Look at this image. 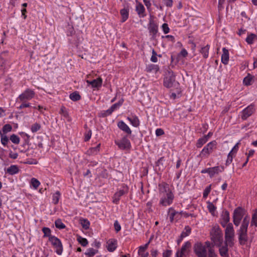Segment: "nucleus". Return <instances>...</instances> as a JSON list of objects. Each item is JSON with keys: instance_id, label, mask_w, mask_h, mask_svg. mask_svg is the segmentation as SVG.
Returning a JSON list of instances; mask_svg holds the SVG:
<instances>
[{"instance_id": "bf43d9fd", "label": "nucleus", "mask_w": 257, "mask_h": 257, "mask_svg": "<svg viewBox=\"0 0 257 257\" xmlns=\"http://www.w3.org/2000/svg\"><path fill=\"white\" fill-rule=\"evenodd\" d=\"M12 130V126L10 124H5L3 127V131L4 133L11 132Z\"/></svg>"}, {"instance_id": "72a5a7b5", "label": "nucleus", "mask_w": 257, "mask_h": 257, "mask_svg": "<svg viewBox=\"0 0 257 257\" xmlns=\"http://www.w3.org/2000/svg\"><path fill=\"white\" fill-rule=\"evenodd\" d=\"M42 230L44 233L43 237H48L49 239L50 237L54 236V235H51V230L49 227H43Z\"/></svg>"}, {"instance_id": "b1692460", "label": "nucleus", "mask_w": 257, "mask_h": 257, "mask_svg": "<svg viewBox=\"0 0 257 257\" xmlns=\"http://www.w3.org/2000/svg\"><path fill=\"white\" fill-rule=\"evenodd\" d=\"M20 169L17 165H11L7 169L6 173L11 175H13L18 173Z\"/></svg>"}, {"instance_id": "3c124183", "label": "nucleus", "mask_w": 257, "mask_h": 257, "mask_svg": "<svg viewBox=\"0 0 257 257\" xmlns=\"http://www.w3.org/2000/svg\"><path fill=\"white\" fill-rule=\"evenodd\" d=\"M6 60L0 54V71L5 69Z\"/></svg>"}, {"instance_id": "7c9ffc66", "label": "nucleus", "mask_w": 257, "mask_h": 257, "mask_svg": "<svg viewBox=\"0 0 257 257\" xmlns=\"http://www.w3.org/2000/svg\"><path fill=\"white\" fill-rule=\"evenodd\" d=\"M219 166H215L213 167L209 168V175L210 178L213 177L215 175H217L219 173Z\"/></svg>"}, {"instance_id": "c9c22d12", "label": "nucleus", "mask_w": 257, "mask_h": 257, "mask_svg": "<svg viewBox=\"0 0 257 257\" xmlns=\"http://www.w3.org/2000/svg\"><path fill=\"white\" fill-rule=\"evenodd\" d=\"M253 79V76L250 74H248V75L244 78L243 80V83L245 86H249L251 84V81Z\"/></svg>"}, {"instance_id": "7ed1b4c3", "label": "nucleus", "mask_w": 257, "mask_h": 257, "mask_svg": "<svg viewBox=\"0 0 257 257\" xmlns=\"http://www.w3.org/2000/svg\"><path fill=\"white\" fill-rule=\"evenodd\" d=\"M211 239L216 246H220L223 243V233L217 225H214L210 232Z\"/></svg>"}, {"instance_id": "423d86ee", "label": "nucleus", "mask_w": 257, "mask_h": 257, "mask_svg": "<svg viewBox=\"0 0 257 257\" xmlns=\"http://www.w3.org/2000/svg\"><path fill=\"white\" fill-rule=\"evenodd\" d=\"M193 250L197 257H207L206 248L201 242H196L193 245Z\"/></svg>"}, {"instance_id": "58836bf2", "label": "nucleus", "mask_w": 257, "mask_h": 257, "mask_svg": "<svg viewBox=\"0 0 257 257\" xmlns=\"http://www.w3.org/2000/svg\"><path fill=\"white\" fill-rule=\"evenodd\" d=\"M191 228L189 226H186L184 228V230L183 231L181 234V238H184L191 233Z\"/></svg>"}, {"instance_id": "0e129e2a", "label": "nucleus", "mask_w": 257, "mask_h": 257, "mask_svg": "<svg viewBox=\"0 0 257 257\" xmlns=\"http://www.w3.org/2000/svg\"><path fill=\"white\" fill-rule=\"evenodd\" d=\"M162 30L164 33L166 34H168L170 31V29L168 27V25L167 23H164L162 26Z\"/></svg>"}, {"instance_id": "412c9836", "label": "nucleus", "mask_w": 257, "mask_h": 257, "mask_svg": "<svg viewBox=\"0 0 257 257\" xmlns=\"http://www.w3.org/2000/svg\"><path fill=\"white\" fill-rule=\"evenodd\" d=\"M127 119L129 120L132 125L134 127H137L140 125V120L138 117L135 115H132L131 117L128 116Z\"/></svg>"}, {"instance_id": "aec40b11", "label": "nucleus", "mask_w": 257, "mask_h": 257, "mask_svg": "<svg viewBox=\"0 0 257 257\" xmlns=\"http://www.w3.org/2000/svg\"><path fill=\"white\" fill-rule=\"evenodd\" d=\"M107 249L110 252L113 251L117 247V241L115 239L109 240L107 242Z\"/></svg>"}, {"instance_id": "338daca9", "label": "nucleus", "mask_w": 257, "mask_h": 257, "mask_svg": "<svg viewBox=\"0 0 257 257\" xmlns=\"http://www.w3.org/2000/svg\"><path fill=\"white\" fill-rule=\"evenodd\" d=\"M114 227L115 231L118 232L121 229V226L117 220H115L114 223Z\"/></svg>"}, {"instance_id": "39448f33", "label": "nucleus", "mask_w": 257, "mask_h": 257, "mask_svg": "<svg viewBox=\"0 0 257 257\" xmlns=\"http://www.w3.org/2000/svg\"><path fill=\"white\" fill-rule=\"evenodd\" d=\"M128 190L129 188L127 185L124 184H122L118 191L115 192L113 195L112 197V202L115 204H118L121 197L127 194L128 192Z\"/></svg>"}, {"instance_id": "5701e85b", "label": "nucleus", "mask_w": 257, "mask_h": 257, "mask_svg": "<svg viewBox=\"0 0 257 257\" xmlns=\"http://www.w3.org/2000/svg\"><path fill=\"white\" fill-rule=\"evenodd\" d=\"M223 54L221 56V62L224 64H228L229 61V52L228 50L225 48L222 49Z\"/></svg>"}, {"instance_id": "a18cd8bd", "label": "nucleus", "mask_w": 257, "mask_h": 257, "mask_svg": "<svg viewBox=\"0 0 257 257\" xmlns=\"http://www.w3.org/2000/svg\"><path fill=\"white\" fill-rule=\"evenodd\" d=\"M55 225L56 227L59 229H64L66 227L60 219H58L55 221Z\"/></svg>"}, {"instance_id": "2f4dec72", "label": "nucleus", "mask_w": 257, "mask_h": 257, "mask_svg": "<svg viewBox=\"0 0 257 257\" xmlns=\"http://www.w3.org/2000/svg\"><path fill=\"white\" fill-rule=\"evenodd\" d=\"M255 39H257V36L253 33H250L246 37L245 41L248 44H252Z\"/></svg>"}, {"instance_id": "c85d7f7f", "label": "nucleus", "mask_w": 257, "mask_h": 257, "mask_svg": "<svg viewBox=\"0 0 257 257\" xmlns=\"http://www.w3.org/2000/svg\"><path fill=\"white\" fill-rule=\"evenodd\" d=\"M165 158L164 157H161L156 163V167L158 168V170L161 171H163L165 168L164 162H165Z\"/></svg>"}, {"instance_id": "473e14b6", "label": "nucleus", "mask_w": 257, "mask_h": 257, "mask_svg": "<svg viewBox=\"0 0 257 257\" xmlns=\"http://www.w3.org/2000/svg\"><path fill=\"white\" fill-rule=\"evenodd\" d=\"M176 88V90L175 92H171L170 95V97L171 98L175 99L177 98V97H179L181 96V89L180 87H175Z\"/></svg>"}, {"instance_id": "f8f14e48", "label": "nucleus", "mask_w": 257, "mask_h": 257, "mask_svg": "<svg viewBox=\"0 0 257 257\" xmlns=\"http://www.w3.org/2000/svg\"><path fill=\"white\" fill-rule=\"evenodd\" d=\"M254 105L251 104L244 108L241 112V118L243 120H246L254 112Z\"/></svg>"}, {"instance_id": "f257e3e1", "label": "nucleus", "mask_w": 257, "mask_h": 257, "mask_svg": "<svg viewBox=\"0 0 257 257\" xmlns=\"http://www.w3.org/2000/svg\"><path fill=\"white\" fill-rule=\"evenodd\" d=\"M158 190L160 197L159 205L163 207L171 205L173 202L175 196L170 189L169 184L162 182L159 184Z\"/></svg>"}, {"instance_id": "864d4df0", "label": "nucleus", "mask_w": 257, "mask_h": 257, "mask_svg": "<svg viewBox=\"0 0 257 257\" xmlns=\"http://www.w3.org/2000/svg\"><path fill=\"white\" fill-rule=\"evenodd\" d=\"M31 183L32 186L35 188L37 189V188L40 185V182L36 178H33L31 179Z\"/></svg>"}, {"instance_id": "bb28decb", "label": "nucleus", "mask_w": 257, "mask_h": 257, "mask_svg": "<svg viewBox=\"0 0 257 257\" xmlns=\"http://www.w3.org/2000/svg\"><path fill=\"white\" fill-rule=\"evenodd\" d=\"M168 214L169 216L170 222H173L175 219V216L179 214V212L176 211L174 208L170 207L168 209Z\"/></svg>"}, {"instance_id": "393cba45", "label": "nucleus", "mask_w": 257, "mask_h": 257, "mask_svg": "<svg viewBox=\"0 0 257 257\" xmlns=\"http://www.w3.org/2000/svg\"><path fill=\"white\" fill-rule=\"evenodd\" d=\"M158 65L151 64L147 66L146 71L148 73L155 72L156 73L159 70Z\"/></svg>"}, {"instance_id": "c756f323", "label": "nucleus", "mask_w": 257, "mask_h": 257, "mask_svg": "<svg viewBox=\"0 0 257 257\" xmlns=\"http://www.w3.org/2000/svg\"><path fill=\"white\" fill-rule=\"evenodd\" d=\"M120 14L121 16V22H124L128 18L129 10L128 9L124 8L120 11Z\"/></svg>"}, {"instance_id": "cd10ccee", "label": "nucleus", "mask_w": 257, "mask_h": 257, "mask_svg": "<svg viewBox=\"0 0 257 257\" xmlns=\"http://www.w3.org/2000/svg\"><path fill=\"white\" fill-rule=\"evenodd\" d=\"M242 216L243 214L241 208L238 207L234 210L233 212V218L241 220Z\"/></svg>"}, {"instance_id": "13d9d810", "label": "nucleus", "mask_w": 257, "mask_h": 257, "mask_svg": "<svg viewBox=\"0 0 257 257\" xmlns=\"http://www.w3.org/2000/svg\"><path fill=\"white\" fill-rule=\"evenodd\" d=\"M207 257H217V255L215 253L213 248L208 249Z\"/></svg>"}, {"instance_id": "f03ea898", "label": "nucleus", "mask_w": 257, "mask_h": 257, "mask_svg": "<svg viewBox=\"0 0 257 257\" xmlns=\"http://www.w3.org/2000/svg\"><path fill=\"white\" fill-rule=\"evenodd\" d=\"M249 222V217H245L242 221L240 229L238 231V239L241 245L245 244L247 241V231Z\"/></svg>"}, {"instance_id": "603ef678", "label": "nucleus", "mask_w": 257, "mask_h": 257, "mask_svg": "<svg viewBox=\"0 0 257 257\" xmlns=\"http://www.w3.org/2000/svg\"><path fill=\"white\" fill-rule=\"evenodd\" d=\"M123 101L124 99L121 98L118 101V102L113 104L110 107L114 111L122 104Z\"/></svg>"}, {"instance_id": "8fccbe9b", "label": "nucleus", "mask_w": 257, "mask_h": 257, "mask_svg": "<svg viewBox=\"0 0 257 257\" xmlns=\"http://www.w3.org/2000/svg\"><path fill=\"white\" fill-rule=\"evenodd\" d=\"M41 127V125L39 123L36 122L32 125L31 130L33 133H36L39 131Z\"/></svg>"}, {"instance_id": "1a4fd4ad", "label": "nucleus", "mask_w": 257, "mask_h": 257, "mask_svg": "<svg viewBox=\"0 0 257 257\" xmlns=\"http://www.w3.org/2000/svg\"><path fill=\"white\" fill-rule=\"evenodd\" d=\"M114 143L118 148L122 150H130L131 148V144L127 136H124L120 140H115Z\"/></svg>"}, {"instance_id": "ddd939ff", "label": "nucleus", "mask_w": 257, "mask_h": 257, "mask_svg": "<svg viewBox=\"0 0 257 257\" xmlns=\"http://www.w3.org/2000/svg\"><path fill=\"white\" fill-rule=\"evenodd\" d=\"M150 17L151 18L149 21L148 29L149 30V32L152 35V38L155 39L158 32V27L155 21L152 19V16H151Z\"/></svg>"}, {"instance_id": "4468645a", "label": "nucleus", "mask_w": 257, "mask_h": 257, "mask_svg": "<svg viewBox=\"0 0 257 257\" xmlns=\"http://www.w3.org/2000/svg\"><path fill=\"white\" fill-rule=\"evenodd\" d=\"M86 82L88 85H91L92 88L98 89L102 85V79L101 77H98L92 80H87Z\"/></svg>"}, {"instance_id": "e433bc0d", "label": "nucleus", "mask_w": 257, "mask_h": 257, "mask_svg": "<svg viewBox=\"0 0 257 257\" xmlns=\"http://www.w3.org/2000/svg\"><path fill=\"white\" fill-rule=\"evenodd\" d=\"M71 100L76 101L81 99V96L77 91H75L71 93L69 95Z\"/></svg>"}, {"instance_id": "69168bd1", "label": "nucleus", "mask_w": 257, "mask_h": 257, "mask_svg": "<svg viewBox=\"0 0 257 257\" xmlns=\"http://www.w3.org/2000/svg\"><path fill=\"white\" fill-rule=\"evenodd\" d=\"M12 83V80L10 77H6L5 78V82H4V84L5 86L9 87L11 85Z\"/></svg>"}, {"instance_id": "e2e57ef3", "label": "nucleus", "mask_w": 257, "mask_h": 257, "mask_svg": "<svg viewBox=\"0 0 257 257\" xmlns=\"http://www.w3.org/2000/svg\"><path fill=\"white\" fill-rule=\"evenodd\" d=\"M75 33V31L74 30V28L73 27L68 26L67 30V35L69 36H72Z\"/></svg>"}, {"instance_id": "09e8293b", "label": "nucleus", "mask_w": 257, "mask_h": 257, "mask_svg": "<svg viewBox=\"0 0 257 257\" xmlns=\"http://www.w3.org/2000/svg\"><path fill=\"white\" fill-rule=\"evenodd\" d=\"M60 113L62 114L65 118H69V113L66 108L62 106L60 109Z\"/></svg>"}, {"instance_id": "a878e982", "label": "nucleus", "mask_w": 257, "mask_h": 257, "mask_svg": "<svg viewBox=\"0 0 257 257\" xmlns=\"http://www.w3.org/2000/svg\"><path fill=\"white\" fill-rule=\"evenodd\" d=\"M209 49L210 46L209 45H207L205 46L201 47L199 50V52L202 55L204 59H206L208 57Z\"/></svg>"}, {"instance_id": "de8ad7c7", "label": "nucleus", "mask_w": 257, "mask_h": 257, "mask_svg": "<svg viewBox=\"0 0 257 257\" xmlns=\"http://www.w3.org/2000/svg\"><path fill=\"white\" fill-rule=\"evenodd\" d=\"M251 225H255L256 227H257V209H255L252 215Z\"/></svg>"}, {"instance_id": "680f3d73", "label": "nucleus", "mask_w": 257, "mask_h": 257, "mask_svg": "<svg viewBox=\"0 0 257 257\" xmlns=\"http://www.w3.org/2000/svg\"><path fill=\"white\" fill-rule=\"evenodd\" d=\"M9 142V139L7 136L3 135L1 136V143L4 146H6Z\"/></svg>"}, {"instance_id": "6ab92c4d", "label": "nucleus", "mask_w": 257, "mask_h": 257, "mask_svg": "<svg viewBox=\"0 0 257 257\" xmlns=\"http://www.w3.org/2000/svg\"><path fill=\"white\" fill-rule=\"evenodd\" d=\"M218 246L219 247V251L222 257H229L228 246L226 244Z\"/></svg>"}, {"instance_id": "c03bdc74", "label": "nucleus", "mask_w": 257, "mask_h": 257, "mask_svg": "<svg viewBox=\"0 0 257 257\" xmlns=\"http://www.w3.org/2000/svg\"><path fill=\"white\" fill-rule=\"evenodd\" d=\"M229 213L228 211L225 210L223 212L221 215V220H223L224 222H228L229 221Z\"/></svg>"}, {"instance_id": "9d476101", "label": "nucleus", "mask_w": 257, "mask_h": 257, "mask_svg": "<svg viewBox=\"0 0 257 257\" xmlns=\"http://www.w3.org/2000/svg\"><path fill=\"white\" fill-rule=\"evenodd\" d=\"M52 246L56 249V252L58 255L62 254L63 250V245L61 240L56 236L50 237L49 240Z\"/></svg>"}, {"instance_id": "f3484780", "label": "nucleus", "mask_w": 257, "mask_h": 257, "mask_svg": "<svg viewBox=\"0 0 257 257\" xmlns=\"http://www.w3.org/2000/svg\"><path fill=\"white\" fill-rule=\"evenodd\" d=\"M149 243L150 241L146 243L144 245L141 246L139 247L138 254L140 256V257H148L149 252H146V250L148 247Z\"/></svg>"}, {"instance_id": "5fc2aeb1", "label": "nucleus", "mask_w": 257, "mask_h": 257, "mask_svg": "<svg viewBox=\"0 0 257 257\" xmlns=\"http://www.w3.org/2000/svg\"><path fill=\"white\" fill-rule=\"evenodd\" d=\"M10 140L15 144H18L20 143V138L16 135L13 134L10 137Z\"/></svg>"}, {"instance_id": "9b49d317", "label": "nucleus", "mask_w": 257, "mask_h": 257, "mask_svg": "<svg viewBox=\"0 0 257 257\" xmlns=\"http://www.w3.org/2000/svg\"><path fill=\"white\" fill-rule=\"evenodd\" d=\"M191 247V243L190 241L185 242L181 249L177 251L176 253V257H186L189 252Z\"/></svg>"}, {"instance_id": "49530a36", "label": "nucleus", "mask_w": 257, "mask_h": 257, "mask_svg": "<svg viewBox=\"0 0 257 257\" xmlns=\"http://www.w3.org/2000/svg\"><path fill=\"white\" fill-rule=\"evenodd\" d=\"M60 193L59 191H57L53 195V203L55 204H57L59 200L60 197Z\"/></svg>"}, {"instance_id": "a211bd4d", "label": "nucleus", "mask_w": 257, "mask_h": 257, "mask_svg": "<svg viewBox=\"0 0 257 257\" xmlns=\"http://www.w3.org/2000/svg\"><path fill=\"white\" fill-rule=\"evenodd\" d=\"M101 144L99 143L96 147L89 148L86 152V154L89 156H95L100 151Z\"/></svg>"}, {"instance_id": "052dcab7", "label": "nucleus", "mask_w": 257, "mask_h": 257, "mask_svg": "<svg viewBox=\"0 0 257 257\" xmlns=\"http://www.w3.org/2000/svg\"><path fill=\"white\" fill-rule=\"evenodd\" d=\"M233 159V154H231V152H229L227 156V159L226 161L225 165L226 166H228L232 161Z\"/></svg>"}, {"instance_id": "6e6d98bb", "label": "nucleus", "mask_w": 257, "mask_h": 257, "mask_svg": "<svg viewBox=\"0 0 257 257\" xmlns=\"http://www.w3.org/2000/svg\"><path fill=\"white\" fill-rule=\"evenodd\" d=\"M28 101H20L21 102V105L18 107L19 109H23L26 107H31L30 103L27 102Z\"/></svg>"}, {"instance_id": "ea45409f", "label": "nucleus", "mask_w": 257, "mask_h": 257, "mask_svg": "<svg viewBox=\"0 0 257 257\" xmlns=\"http://www.w3.org/2000/svg\"><path fill=\"white\" fill-rule=\"evenodd\" d=\"M234 236H225V242L224 244L227 246H232L234 244Z\"/></svg>"}, {"instance_id": "4d7b16f0", "label": "nucleus", "mask_w": 257, "mask_h": 257, "mask_svg": "<svg viewBox=\"0 0 257 257\" xmlns=\"http://www.w3.org/2000/svg\"><path fill=\"white\" fill-rule=\"evenodd\" d=\"M211 185H210L204 189L203 193V197L204 198H206L208 196V194L210 193L211 189Z\"/></svg>"}, {"instance_id": "a19ab883", "label": "nucleus", "mask_w": 257, "mask_h": 257, "mask_svg": "<svg viewBox=\"0 0 257 257\" xmlns=\"http://www.w3.org/2000/svg\"><path fill=\"white\" fill-rule=\"evenodd\" d=\"M207 209L209 212L211 213V214L214 215L215 211H216V207L214 205L213 203L210 202L209 201L207 202Z\"/></svg>"}, {"instance_id": "6e6552de", "label": "nucleus", "mask_w": 257, "mask_h": 257, "mask_svg": "<svg viewBox=\"0 0 257 257\" xmlns=\"http://www.w3.org/2000/svg\"><path fill=\"white\" fill-rule=\"evenodd\" d=\"M217 143L215 141L210 142L206 145L201 151L199 156L203 157H208L212 153L214 148H215Z\"/></svg>"}, {"instance_id": "774afa93", "label": "nucleus", "mask_w": 257, "mask_h": 257, "mask_svg": "<svg viewBox=\"0 0 257 257\" xmlns=\"http://www.w3.org/2000/svg\"><path fill=\"white\" fill-rule=\"evenodd\" d=\"M143 2L144 3V4L146 6L147 10L150 12L151 11V3L150 2V0H143Z\"/></svg>"}, {"instance_id": "79ce46f5", "label": "nucleus", "mask_w": 257, "mask_h": 257, "mask_svg": "<svg viewBox=\"0 0 257 257\" xmlns=\"http://www.w3.org/2000/svg\"><path fill=\"white\" fill-rule=\"evenodd\" d=\"M80 222L81 226L84 229H88L89 228L90 222L87 219L84 218L81 219L80 220Z\"/></svg>"}, {"instance_id": "f704fd0d", "label": "nucleus", "mask_w": 257, "mask_h": 257, "mask_svg": "<svg viewBox=\"0 0 257 257\" xmlns=\"http://www.w3.org/2000/svg\"><path fill=\"white\" fill-rule=\"evenodd\" d=\"M98 250L97 249H95L93 248H89L87 249V251L85 252V254L87 256V257H92L95 254L97 253Z\"/></svg>"}, {"instance_id": "2eb2a0df", "label": "nucleus", "mask_w": 257, "mask_h": 257, "mask_svg": "<svg viewBox=\"0 0 257 257\" xmlns=\"http://www.w3.org/2000/svg\"><path fill=\"white\" fill-rule=\"evenodd\" d=\"M137 4L136 7V11L138 15L140 18H144L146 16L144 6L142 3L138 2V1H137Z\"/></svg>"}, {"instance_id": "4be33fe9", "label": "nucleus", "mask_w": 257, "mask_h": 257, "mask_svg": "<svg viewBox=\"0 0 257 257\" xmlns=\"http://www.w3.org/2000/svg\"><path fill=\"white\" fill-rule=\"evenodd\" d=\"M225 236H234V231L231 223L227 224L225 230Z\"/></svg>"}, {"instance_id": "4c0bfd02", "label": "nucleus", "mask_w": 257, "mask_h": 257, "mask_svg": "<svg viewBox=\"0 0 257 257\" xmlns=\"http://www.w3.org/2000/svg\"><path fill=\"white\" fill-rule=\"evenodd\" d=\"M207 142L206 137H202L199 138L196 143V146L197 148H201L203 145H204Z\"/></svg>"}, {"instance_id": "20e7f679", "label": "nucleus", "mask_w": 257, "mask_h": 257, "mask_svg": "<svg viewBox=\"0 0 257 257\" xmlns=\"http://www.w3.org/2000/svg\"><path fill=\"white\" fill-rule=\"evenodd\" d=\"M163 84L167 88L179 87L180 86L178 82L176 81L175 75L172 70H169L166 72L164 78Z\"/></svg>"}, {"instance_id": "0eeeda50", "label": "nucleus", "mask_w": 257, "mask_h": 257, "mask_svg": "<svg viewBox=\"0 0 257 257\" xmlns=\"http://www.w3.org/2000/svg\"><path fill=\"white\" fill-rule=\"evenodd\" d=\"M35 96V91L30 88L26 89L21 93L17 99V102L29 101L33 98Z\"/></svg>"}, {"instance_id": "dca6fc26", "label": "nucleus", "mask_w": 257, "mask_h": 257, "mask_svg": "<svg viewBox=\"0 0 257 257\" xmlns=\"http://www.w3.org/2000/svg\"><path fill=\"white\" fill-rule=\"evenodd\" d=\"M118 127L127 135H131L132 131L128 126L122 120H120L117 122Z\"/></svg>"}, {"instance_id": "37998d69", "label": "nucleus", "mask_w": 257, "mask_h": 257, "mask_svg": "<svg viewBox=\"0 0 257 257\" xmlns=\"http://www.w3.org/2000/svg\"><path fill=\"white\" fill-rule=\"evenodd\" d=\"M77 240L83 246H86L88 243L86 238H83L80 235L77 236Z\"/></svg>"}]
</instances>
